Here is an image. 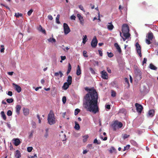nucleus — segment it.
<instances>
[{
    "label": "nucleus",
    "mask_w": 158,
    "mask_h": 158,
    "mask_svg": "<svg viewBox=\"0 0 158 158\" xmlns=\"http://www.w3.org/2000/svg\"><path fill=\"white\" fill-rule=\"evenodd\" d=\"M85 89L89 92L84 97L85 101L83 102L84 107L87 111L96 114L99 111L97 92L93 87L89 89L88 87H86Z\"/></svg>",
    "instance_id": "obj_1"
},
{
    "label": "nucleus",
    "mask_w": 158,
    "mask_h": 158,
    "mask_svg": "<svg viewBox=\"0 0 158 158\" xmlns=\"http://www.w3.org/2000/svg\"><path fill=\"white\" fill-rule=\"evenodd\" d=\"M48 123L50 125L54 124L56 123V118L55 115L52 110L50 111L48 117Z\"/></svg>",
    "instance_id": "obj_2"
},
{
    "label": "nucleus",
    "mask_w": 158,
    "mask_h": 158,
    "mask_svg": "<svg viewBox=\"0 0 158 158\" xmlns=\"http://www.w3.org/2000/svg\"><path fill=\"white\" fill-rule=\"evenodd\" d=\"M64 31L65 34H67L70 31V28L68 25L66 23H64L63 24Z\"/></svg>",
    "instance_id": "obj_3"
},
{
    "label": "nucleus",
    "mask_w": 158,
    "mask_h": 158,
    "mask_svg": "<svg viewBox=\"0 0 158 158\" xmlns=\"http://www.w3.org/2000/svg\"><path fill=\"white\" fill-rule=\"evenodd\" d=\"M122 31L123 33L129 32V28L127 24H123Z\"/></svg>",
    "instance_id": "obj_4"
},
{
    "label": "nucleus",
    "mask_w": 158,
    "mask_h": 158,
    "mask_svg": "<svg viewBox=\"0 0 158 158\" xmlns=\"http://www.w3.org/2000/svg\"><path fill=\"white\" fill-rule=\"evenodd\" d=\"M136 50L138 53L140 57H142V55L141 53V47L140 45L138 43H136L135 44Z\"/></svg>",
    "instance_id": "obj_5"
},
{
    "label": "nucleus",
    "mask_w": 158,
    "mask_h": 158,
    "mask_svg": "<svg viewBox=\"0 0 158 158\" xmlns=\"http://www.w3.org/2000/svg\"><path fill=\"white\" fill-rule=\"evenodd\" d=\"M135 106L136 107V109L137 112L141 113L143 109L142 106L138 103H136L135 104Z\"/></svg>",
    "instance_id": "obj_6"
},
{
    "label": "nucleus",
    "mask_w": 158,
    "mask_h": 158,
    "mask_svg": "<svg viewBox=\"0 0 158 158\" xmlns=\"http://www.w3.org/2000/svg\"><path fill=\"white\" fill-rule=\"evenodd\" d=\"M98 40L95 36H94L91 42V45L93 48H95L97 45Z\"/></svg>",
    "instance_id": "obj_7"
},
{
    "label": "nucleus",
    "mask_w": 158,
    "mask_h": 158,
    "mask_svg": "<svg viewBox=\"0 0 158 158\" xmlns=\"http://www.w3.org/2000/svg\"><path fill=\"white\" fill-rule=\"evenodd\" d=\"M135 72L137 77H138L139 79L140 80L142 78L141 73L140 70L138 67H137L135 69Z\"/></svg>",
    "instance_id": "obj_8"
},
{
    "label": "nucleus",
    "mask_w": 158,
    "mask_h": 158,
    "mask_svg": "<svg viewBox=\"0 0 158 158\" xmlns=\"http://www.w3.org/2000/svg\"><path fill=\"white\" fill-rule=\"evenodd\" d=\"M101 77L104 79H107L108 78V74L105 70H103L101 72Z\"/></svg>",
    "instance_id": "obj_9"
},
{
    "label": "nucleus",
    "mask_w": 158,
    "mask_h": 158,
    "mask_svg": "<svg viewBox=\"0 0 158 158\" xmlns=\"http://www.w3.org/2000/svg\"><path fill=\"white\" fill-rule=\"evenodd\" d=\"M123 33V34L124 37L122 36V38H123L124 41H125L127 39H128L130 36L131 35L129 32H124Z\"/></svg>",
    "instance_id": "obj_10"
},
{
    "label": "nucleus",
    "mask_w": 158,
    "mask_h": 158,
    "mask_svg": "<svg viewBox=\"0 0 158 158\" xmlns=\"http://www.w3.org/2000/svg\"><path fill=\"white\" fill-rule=\"evenodd\" d=\"M77 17L78 18L80 23L82 25H84V21L83 16H82L81 14H77Z\"/></svg>",
    "instance_id": "obj_11"
},
{
    "label": "nucleus",
    "mask_w": 158,
    "mask_h": 158,
    "mask_svg": "<svg viewBox=\"0 0 158 158\" xmlns=\"http://www.w3.org/2000/svg\"><path fill=\"white\" fill-rule=\"evenodd\" d=\"M12 85L14 87L15 90L18 93H20L22 89L20 86L15 83H13Z\"/></svg>",
    "instance_id": "obj_12"
},
{
    "label": "nucleus",
    "mask_w": 158,
    "mask_h": 158,
    "mask_svg": "<svg viewBox=\"0 0 158 158\" xmlns=\"http://www.w3.org/2000/svg\"><path fill=\"white\" fill-rule=\"evenodd\" d=\"M14 141V143L16 146L19 145L21 143V142L18 138H14L13 139Z\"/></svg>",
    "instance_id": "obj_13"
},
{
    "label": "nucleus",
    "mask_w": 158,
    "mask_h": 158,
    "mask_svg": "<svg viewBox=\"0 0 158 158\" xmlns=\"http://www.w3.org/2000/svg\"><path fill=\"white\" fill-rule=\"evenodd\" d=\"M15 156L16 158H20L21 157V154L19 151L16 150L15 152Z\"/></svg>",
    "instance_id": "obj_14"
},
{
    "label": "nucleus",
    "mask_w": 158,
    "mask_h": 158,
    "mask_svg": "<svg viewBox=\"0 0 158 158\" xmlns=\"http://www.w3.org/2000/svg\"><path fill=\"white\" fill-rule=\"evenodd\" d=\"M107 28L109 30L111 31L114 28V26L112 23H108L107 25Z\"/></svg>",
    "instance_id": "obj_15"
},
{
    "label": "nucleus",
    "mask_w": 158,
    "mask_h": 158,
    "mask_svg": "<svg viewBox=\"0 0 158 158\" xmlns=\"http://www.w3.org/2000/svg\"><path fill=\"white\" fill-rule=\"evenodd\" d=\"M23 110L24 115L27 116L29 114V110L28 109L23 108Z\"/></svg>",
    "instance_id": "obj_16"
},
{
    "label": "nucleus",
    "mask_w": 158,
    "mask_h": 158,
    "mask_svg": "<svg viewBox=\"0 0 158 158\" xmlns=\"http://www.w3.org/2000/svg\"><path fill=\"white\" fill-rule=\"evenodd\" d=\"M155 111L153 109L150 110L148 113V116L150 117H152L154 115Z\"/></svg>",
    "instance_id": "obj_17"
},
{
    "label": "nucleus",
    "mask_w": 158,
    "mask_h": 158,
    "mask_svg": "<svg viewBox=\"0 0 158 158\" xmlns=\"http://www.w3.org/2000/svg\"><path fill=\"white\" fill-rule=\"evenodd\" d=\"M114 46L116 48V49L117 50L118 52L120 53L122 52V51L118 44L117 43H115L114 44Z\"/></svg>",
    "instance_id": "obj_18"
},
{
    "label": "nucleus",
    "mask_w": 158,
    "mask_h": 158,
    "mask_svg": "<svg viewBox=\"0 0 158 158\" xmlns=\"http://www.w3.org/2000/svg\"><path fill=\"white\" fill-rule=\"evenodd\" d=\"M71 85L70 84H69L67 82H65L63 85V86L62 88L64 90L67 89L69 87V86Z\"/></svg>",
    "instance_id": "obj_19"
},
{
    "label": "nucleus",
    "mask_w": 158,
    "mask_h": 158,
    "mask_svg": "<svg viewBox=\"0 0 158 158\" xmlns=\"http://www.w3.org/2000/svg\"><path fill=\"white\" fill-rule=\"evenodd\" d=\"M59 75H60V77H61L64 75L63 73L60 71H59L58 72L55 73H54V76L56 77H58Z\"/></svg>",
    "instance_id": "obj_20"
},
{
    "label": "nucleus",
    "mask_w": 158,
    "mask_h": 158,
    "mask_svg": "<svg viewBox=\"0 0 158 158\" xmlns=\"http://www.w3.org/2000/svg\"><path fill=\"white\" fill-rule=\"evenodd\" d=\"M16 112L18 114H19L20 113V111L21 109V106L20 105H17L16 106Z\"/></svg>",
    "instance_id": "obj_21"
},
{
    "label": "nucleus",
    "mask_w": 158,
    "mask_h": 158,
    "mask_svg": "<svg viewBox=\"0 0 158 158\" xmlns=\"http://www.w3.org/2000/svg\"><path fill=\"white\" fill-rule=\"evenodd\" d=\"M115 122V124L117 126V127H118L119 128H121L123 127V124L121 122H119L117 120H116Z\"/></svg>",
    "instance_id": "obj_22"
},
{
    "label": "nucleus",
    "mask_w": 158,
    "mask_h": 158,
    "mask_svg": "<svg viewBox=\"0 0 158 158\" xmlns=\"http://www.w3.org/2000/svg\"><path fill=\"white\" fill-rule=\"evenodd\" d=\"M38 30L40 31L41 32L43 33L44 34H46V31L44 29H43L41 25H40L38 28Z\"/></svg>",
    "instance_id": "obj_23"
},
{
    "label": "nucleus",
    "mask_w": 158,
    "mask_h": 158,
    "mask_svg": "<svg viewBox=\"0 0 158 158\" xmlns=\"http://www.w3.org/2000/svg\"><path fill=\"white\" fill-rule=\"evenodd\" d=\"M153 35L152 33V32H149L148 34V39L150 40H152L153 39Z\"/></svg>",
    "instance_id": "obj_24"
},
{
    "label": "nucleus",
    "mask_w": 158,
    "mask_h": 158,
    "mask_svg": "<svg viewBox=\"0 0 158 158\" xmlns=\"http://www.w3.org/2000/svg\"><path fill=\"white\" fill-rule=\"evenodd\" d=\"M149 68L152 69L156 70L157 69V67L154 66L151 63L149 65Z\"/></svg>",
    "instance_id": "obj_25"
},
{
    "label": "nucleus",
    "mask_w": 158,
    "mask_h": 158,
    "mask_svg": "<svg viewBox=\"0 0 158 158\" xmlns=\"http://www.w3.org/2000/svg\"><path fill=\"white\" fill-rule=\"evenodd\" d=\"M67 81V83L69 84H70V85L71 84L72 82V77L70 76H68Z\"/></svg>",
    "instance_id": "obj_26"
},
{
    "label": "nucleus",
    "mask_w": 158,
    "mask_h": 158,
    "mask_svg": "<svg viewBox=\"0 0 158 158\" xmlns=\"http://www.w3.org/2000/svg\"><path fill=\"white\" fill-rule=\"evenodd\" d=\"M81 73V71L80 66L78 65L77 67L76 74L77 75L79 76Z\"/></svg>",
    "instance_id": "obj_27"
},
{
    "label": "nucleus",
    "mask_w": 158,
    "mask_h": 158,
    "mask_svg": "<svg viewBox=\"0 0 158 158\" xmlns=\"http://www.w3.org/2000/svg\"><path fill=\"white\" fill-rule=\"evenodd\" d=\"M72 67L71 64L70 63H68V67L67 70V74L68 75L70 72L71 70V69Z\"/></svg>",
    "instance_id": "obj_28"
},
{
    "label": "nucleus",
    "mask_w": 158,
    "mask_h": 158,
    "mask_svg": "<svg viewBox=\"0 0 158 158\" xmlns=\"http://www.w3.org/2000/svg\"><path fill=\"white\" fill-rule=\"evenodd\" d=\"M75 128L77 130H79L80 129V127L79 124L76 121L75 122Z\"/></svg>",
    "instance_id": "obj_29"
},
{
    "label": "nucleus",
    "mask_w": 158,
    "mask_h": 158,
    "mask_svg": "<svg viewBox=\"0 0 158 158\" xmlns=\"http://www.w3.org/2000/svg\"><path fill=\"white\" fill-rule=\"evenodd\" d=\"M112 127L113 128L114 131H116L117 128V126L115 124V122L114 121V123L112 125Z\"/></svg>",
    "instance_id": "obj_30"
},
{
    "label": "nucleus",
    "mask_w": 158,
    "mask_h": 158,
    "mask_svg": "<svg viewBox=\"0 0 158 158\" xmlns=\"http://www.w3.org/2000/svg\"><path fill=\"white\" fill-rule=\"evenodd\" d=\"M2 117L3 118V119L4 120H6V117L4 111H2L1 113Z\"/></svg>",
    "instance_id": "obj_31"
},
{
    "label": "nucleus",
    "mask_w": 158,
    "mask_h": 158,
    "mask_svg": "<svg viewBox=\"0 0 158 158\" xmlns=\"http://www.w3.org/2000/svg\"><path fill=\"white\" fill-rule=\"evenodd\" d=\"M82 137L83 138V142H85L87 140V139L89 137V136L88 135H85L83 136Z\"/></svg>",
    "instance_id": "obj_32"
},
{
    "label": "nucleus",
    "mask_w": 158,
    "mask_h": 158,
    "mask_svg": "<svg viewBox=\"0 0 158 158\" xmlns=\"http://www.w3.org/2000/svg\"><path fill=\"white\" fill-rule=\"evenodd\" d=\"M87 36L86 35H85L84 36V38L83 39L82 43L85 44L87 41Z\"/></svg>",
    "instance_id": "obj_33"
},
{
    "label": "nucleus",
    "mask_w": 158,
    "mask_h": 158,
    "mask_svg": "<svg viewBox=\"0 0 158 158\" xmlns=\"http://www.w3.org/2000/svg\"><path fill=\"white\" fill-rule=\"evenodd\" d=\"M48 40L49 42H54L55 43L56 42V40L54 38H50L49 39H48Z\"/></svg>",
    "instance_id": "obj_34"
},
{
    "label": "nucleus",
    "mask_w": 158,
    "mask_h": 158,
    "mask_svg": "<svg viewBox=\"0 0 158 158\" xmlns=\"http://www.w3.org/2000/svg\"><path fill=\"white\" fill-rule=\"evenodd\" d=\"M60 15L59 14L58 15L56 18V21L57 23L58 24L60 23V22L59 21Z\"/></svg>",
    "instance_id": "obj_35"
},
{
    "label": "nucleus",
    "mask_w": 158,
    "mask_h": 158,
    "mask_svg": "<svg viewBox=\"0 0 158 158\" xmlns=\"http://www.w3.org/2000/svg\"><path fill=\"white\" fill-rule=\"evenodd\" d=\"M115 150V148L113 147H112L109 150V151L110 153H113Z\"/></svg>",
    "instance_id": "obj_36"
},
{
    "label": "nucleus",
    "mask_w": 158,
    "mask_h": 158,
    "mask_svg": "<svg viewBox=\"0 0 158 158\" xmlns=\"http://www.w3.org/2000/svg\"><path fill=\"white\" fill-rule=\"evenodd\" d=\"M13 98H9L6 99V102L9 103H12L13 102Z\"/></svg>",
    "instance_id": "obj_37"
},
{
    "label": "nucleus",
    "mask_w": 158,
    "mask_h": 158,
    "mask_svg": "<svg viewBox=\"0 0 158 158\" xmlns=\"http://www.w3.org/2000/svg\"><path fill=\"white\" fill-rule=\"evenodd\" d=\"M15 16L17 18H19V17H22L23 16V14L21 13H15Z\"/></svg>",
    "instance_id": "obj_38"
},
{
    "label": "nucleus",
    "mask_w": 158,
    "mask_h": 158,
    "mask_svg": "<svg viewBox=\"0 0 158 158\" xmlns=\"http://www.w3.org/2000/svg\"><path fill=\"white\" fill-rule=\"evenodd\" d=\"M111 95L113 97H115L116 96V92L114 90H111Z\"/></svg>",
    "instance_id": "obj_39"
},
{
    "label": "nucleus",
    "mask_w": 158,
    "mask_h": 158,
    "mask_svg": "<svg viewBox=\"0 0 158 158\" xmlns=\"http://www.w3.org/2000/svg\"><path fill=\"white\" fill-rule=\"evenodd\" d=\"M80 110L78 109H76L75 110L74 114L75 115H77L80 112Z\"/></svg>",
    "instance_id": "obj_40"
},
{
    "label": "nucleus",
    "mask_w": 158,
    "mask_h": 158,
    "mask_svg": "<svg viewBox=\"0 0 158 158\" xmlns=\"http://www.w3.org/2000/svg\"><path fill=\"white\" fill-rule=\"evenodd\" d=\"M89 70L91 73L93 74H95V72L94 69L90 67L89 68Z\"/></svg>",
    "instance_id": "obj_41"
},
{
    "label": "nucleus",
    "mask_w": 158,
    "mask_h": 158,
    "mask_svg": "<svg viewBox=\"0 0 158 158\" xmlns=\"http://www.w3.org/2000/svg\"><path fill=\"white\" fill-rule=\"evenodd\" d=\"M108 56L109 57H112L114 56V55L112 52H107Z\"/></svg>",
    "instance_id": "obj_42"
},
{
    "label": "nucleus",
    "mask_w": 158,
    "mask_h": 158,
    "mask_svg": "<svg viewBox=\"0 0 158 158\" xmlns=\"http://www.w3.org/2000/svg\"><path fill=\"white\" fill-rule=\"evenodd\" d=\"M130 147V146L129 145H127L126 147H124V148L123 150L125 151V150H127L128 149H129Z\"/></svg>",
    "instance_id": "obj_43"
},
{
    "label": "nucleus",
    "mask_w": 158,
    "mask_h": 158,
    "mask_svg": "<svg viewBox=\"0 0 158 158\" xmlns=\"http://www.w3.org/2000/svg\"><path fill=\"white\" fill-rule=\"evenodd\" d=\"M130 136L129 135H127L126 134H124L123 136V139H125L129 137Z\"/></svg>",
    "instance_id": "obj_44"
},
{
    "label": "nucleus",
    "mask_w": 158,
    "mask_h": 158,
    "mask_svg": "<svg viewBox=\"0 0 158 158\" xmlns=\"http://www.w3.org/2000/svg\"><path fill=\"white\" fill-rule=\"evenodd\" d=\"M94 143H97V144H100L101 143V142L100 141L98 142L97 140V139H94Z\"/></svg>",
    "instance_id": "obj_45"
},
{
    "label": "nucleus",
    "mask_w": 158,
    "mask_h": 158,
    "mask_svg": "<svg viewBox=\"0 0 158 158\" xmlns=\"http://www.w3.org/2000/svg\"><path fill=\"white\" fill-rule=\"evenodd\" d=\"M62 102L64 104H65L66 101V98L65 96H63L62 99Z\"/></svg>",
    "instance_id": "obj_46"
},
{
    "label": "nucleus",
    "mask_w": 158,
    "mask_h": 158,
    "mask_svg": "<svg viewBox=\"0 0 158 158\" xmlns=\"http://www.w3.org/2000/svg\"><path fill=\"white\" fill-rule=\"evenodd\" d=\"M7 114L8 116H10L12 115V111L10 110H9L8 111Z\"/></svg>",
    "instance_id": "obj_47"
},
{
    "label": "nucleus",
    "mask_w": 158,
    "mask_h": 158,
    "mask_svg": "<svg viewBox=\"0 0 158 158\" xmlns=\"http://www.w3.org/2000/svg\"><path fill=\"white\" fill-rule=\"evenodd\" d=\"M33 149V148L31 147H29L27 148V151L29 152H31Z\"/></svg>",
    "instance_id": "obj_48"
},
{
    "label": "nucleus",
    "mask_w": 158,
    "mask_h": 158,
    "mask_svg": "<svg viewBox=\"0 0 158 158\" xmlns=\"http://www.w3.org/2000/svg\"><path fill=\"white\" fill-rule=\"evenodd\" d=\"M33 11V10L32 9H31L30 10L27 12V15L29 16H30L31 15Z\"/></svg>",
    "instance_id": "obj_49"
},
{
    "label": "nucleus",
    "mask_w": 158,
    "mask_h": 158,
    "mask_svg": "<svg viewBox=\"0 0 158 158\" xmlns=\"http://www.w3.org/2000/svg\"><path fill=\"white\" fill-rule=\"evenodd\" d=\"M151 40L149 39H146V42L148 44H150L151 43V42L150 41Z\"/></svg>",
    "instance_id": "obj_50"
},
{
    "label": "nucleus",
    "mask_w": 158,
    "mask_h": 158,
    "mask_svg": "<svg viewBox=\"0 0 158 158\" xmlns=\"http://www.w3.org/2000/svg\"><path fill=\"white\" fill-rule=\"evenodd\" d=\"M1 47H2V48L0 50V52H3L5 50L4 46L3 45H1Z\"/></svg>",
    "instance_id": "obj_51"
},
{
    "label": "nucleus",
    "mask_w": 158,
    "mask_h": 158,
    "mask_svg": "<svg viewBox=\"0 0 158 158\" xmlns=\"http://www.w3.org/2000/svg\"><path fill=\"white\" fill-rule=\"evenodd\" d=\"M79 8L81 10H82L83 11H84V12H85V10L84 9L83 6L81 5H80V6H79Z\"/></svg>",
    "instance_id": "obj_52"
},
{
    "label": "nucleus",
    "mask_w": 158,
    "mask_h": 158,
    "mask_svg": "<svg viewBox=\"0 0 158 158\" xmlns=\"http://www.w3.org/2000/svg\"><path fill=\"white\" fill-rule=\"evenodd\" d=\"M83 56L85 57H87L88 56V55H87V52L85 51H83Z\"/></svg>",
    "instance_id": "obj_53"
},
{
    "label": "nucleus",
    "mask_w": 158,
    "mask_h": 158,
    "mask_svg": "<svg viewBox=\"0 0 158 158\" xmlns=\"http://www.w3.org/2000/svg\"><path fill=\"white\" fill-rule=\"evenodd\" d=\"M87 147L89 149H91L93 148H92V144H88Z\"/></svg>",
    "instance_id": "obj_54"
},
{
    "label": "nucleus",
    "mask_w": 158,
    "mask_h": 158,
    "mask_svg": "<svg viewBox=\"0 0 158 158\" xmlns=\"http://www.w3.org/2000/svg\"><path fill=\"white\" fill-rule=\"evenodd\" d=\"M76 18L75 16L73 15H72L70 17V19L72 20H75Z\"/></svg>",
    "instance_id": "obj_55"
},
{
    "label": "nucleus",
    "mask_w": 158,
    "mask_h": 158,
    "mask_svg": "<svg viewBox=\"0 0 158 158\" xmlns=\"http://www.w3.org/2000/svg\"><path fill=\"white\" fill-rule=\"evenodd\" d=\"M44 137L46 138H47L48 136V133L47 130H46V132L44 135Z\"/></svg>",
    "instance_id": "obj_56"
},
{
    "label": "nucleus",
    "mask_w": 158,
    "mask_h": 158,
    "mask_svg": "<svg viewBox=\"0 0 158 158\" xmlns=\"http://www.w3.org/2000/svg\"><path fill=\"white\" fill-rule=\"evenodd\" d=\"M105 107L106 109L110 110V105H106Z\"/></svg>",
    "instance_id": "obj_57"
},
{
    "label": "nucleus",
    "mask_w": 158,
    "mask_h": 158,
    "mask_svg": "<svg viewBox=\"0 0 158 158\" xmlns=\"http://www.w3.org/2000/svg\"><path fill=\"white\" fill-rule=\"evenodd\" d=\"M32 124L33 128H35L36 127V124L35 122H33Z\"/></svg>",
    "instance_id": "obj_58"
},
{
    "label": "nucleus",
    "mask_w": 158,
    "mask_h": 158,
    "mask_svg": "<svg viewBox=\"0 0 158 158\" xmlns=\"http://www.w3.org/2000/svg\"><path fill=\"white\" fill-rule=\"evenodd\" d=\"M100 56H102V51L100 50H98Z\"/></svg>",
    "instance_id": "obj_59"
},
{
    "label": "nucleus",
    "mask_w": 158,
    "mask_h": 158,
    "mask_svg": "<svg viewBox=\"0 0 158 158\" xmlns=\"http://www.w3.org/2000/svg\"><path fill=\"white\" fill-rule=\"evenodd\" d=\"M7 94L9 96H12L13 94L12 92L10 91H8L7 93Z\"/></svg>",
    "instance_id": "obj_60"
},
{
    "label": "nucleus",
    "mask_w": 158,
    "mask_h": 158,
    "mask_svg": "<svg viewBox=\"0 0 158 158\" xmlns=\"http://www.w3.org/2000/svg\"><path fill=\"white\" fill-rule=\"evenodd\" d=\"M48 18L49 19L51 20H52L53 19V17L51 15H48Z\"/></svg>",
    "instance_id": "obj_61"
},
{
    "label": "nucleus",
    "mask_w": 158,
    "mask_h": 158,
    "mask_svg": "<svg viewBox=\"0 0 158 158\" xmlns=\"http://www.w3.org/2000/svg\"><path fill=\"white\" fill-rule=\"evenodd\" d=\"M60 58H61V59L62 60H64L66 59V57L65 56H60Z\"/></svg>",
    "instance_id": "obj_62"
},
{
    "label": "nucleus",
    "mask_w": 158,
    "mask_h": 158,
    "mask_svg": "<svg viewBox=\"0 0 158 158\" xmlns=\"http://www.w3.org/2000/svg\"><path fill=\"white\" fill-rule=\"evenodd\" d=\"M126 111V110L125 109H122L120 110L119 112L121 113H123Z\"/></svg>",
    "instance_id": "obj_63"
},
{
    "label": "nucleus",
    "mask_w": 158,
    "mask_h": 158,
    "mask_svg": "<svg viewBox=\"0 0 158 158\" xmlns=\"http://www.w3.org/2000/svg\"><path fill=\"white\" fill-rule=\"evenodd\" d=\"M147 61V59L146 58H144L143 59V64H144L146 63Z\"/></svg>",
    "instance_id": "obj_64"
}]
</instances>
